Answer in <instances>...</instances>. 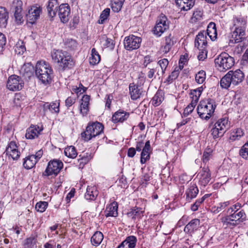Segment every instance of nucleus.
<instances>
[{
	"label": "nucleus",
	"instance_id": "nucleus-37",
	"mask_svg": "<svg viewBox=\"0 0 248 248\" xmlns=\"http://www.w3.org/2000/svg\"><path fill=\"white\" fill-rule=\"evenodd\" d=\"M204 18L203 13L202 10H197L195 11L191 18V22L197 23L201 22Z\"/></svg>",
	"mask_w": 248,
	"mask_h": 248
},
{
	"label": "nucleus",
	"instance_id": "nucleus-16",
	"mask_svg": "<svg viewBox=\"0 0 248 248\" xmlns=\"http://www.w3.org/2000/svg\"><path fill=\"white\" fill-rule=\"evenodd\" d=\"M228 73L231 75V78L233 86L238 85L244 79V74L240 69H237L234 71H230Z\"/></svg>",
	"mask_w": 248,
	"mask_h": 248
},
{
	"label": "nucleus",
	"instance_id": "nucleus-50",
	"mask_svg": "<svg viewBox=\"0 0 248 248\" xmlns=\"http://www.w3.org/2000/svg\"><path fill=\"white\" fill-rule=\"evenodd\" d=\"M180 70V68L176 67L174 70L171 72V74L168 77L167 79L168 82H171L173 80L177 78L179 75Z\"/></svg>",
	"mask_w": 248,
	"mask_h": 248
},
{
	"label": "nucleus",
	"instance_id": "nucleus-29",
	"mask_svg": "<svg viewBox=\"0 0 248 248\" xmlns=\"http://www.w3.org/2000/svg\"><path fill=\"white\" fill-rule=\"evenodd\" d=\"M58 4L57 0H50L47 6L48 16L53 18L56 15Z\"/></svg>",
	"mask_w": 248,
	"mask_h": 248
},
{
	"label": "nucleus",
	"instance_id": "nucleus-54",
	"mask_svg": "<svg viewBox=\"0 0 248 248\" xmlns=\"http://www.w3.org/2000/svg\"><path fill=\"white\" fill-rule=\"evenodd\" d=\"M213 150L210 148H207L204 151L202 160L203 162H207L212 157Z\"/></svg>",
	"mask_w": 248,
	"mask_h": 248
},
{
	"label": "nucleus",
	"instance_id": "nucleus-58",
	"mask_svg": "<svg viewBox=\"0 0 248 248\" xmlns=\"http://www.w3.org/2000/svg\"><path fill=\"white\" fill-rule=\"evenodd\" d=\"M6 43V38L5 35L0 32V53L3 51Z\"/></svg>",
	"mask_w": 248,
	"mask_h": 248
},
{
	"label": "nucleus",
	"instance_id": "nucleus-38",
	"mask_svg": "<svg viewBox=\"0 0 248 248\" xmlns=\"http://www.w3.org/2000/svg\"><path fill=\"white\" fill-rule=\"evenodd\" d=\"M231 75L228 72L221 79L220 81V86L224 89H227L232 85L231 78Z\"/></svg>",
	"mask_w": 248,
	"mask_h": 248
},
{
	"label": "nucleus",
	"instance_id": "nucleus-27",
	"mask_svg": "<svg viewBox=\"0 0 248 248\" xmlns=\"http://www.w3.org/2000/svg\"><path fill=\"white\" fill-rule=\"evenodd\" d=\"M205 32L212 41H215L217 38V30L215 23L210 22L207 26L206 32Z\"/></svg>",
	"mask_w": 248,
	"mask_h": 248
},
{
	"label": "nucleus",
	"instance_id": "nucleus-62",
	"mask_svg": "<svg viewBox=\"0 0 248 248\" xmlns=\"http://www.w3.org/2000/svg\"><path fill=\"white\" fill-rule=\"evenodd\" d=\"M180 9L184 11H187L190 9L193 6H190L189 7V3L185 2L182 4V5H177Z\"/></svg>",
	"mask_w": 248,
	"mask_h": 248
},
{
	"label": "nucleus",
	"instance_id": "nucleus-26",
	"mask_svg": "<svg viewBox=\"0 0 248 248\" xmlns=\"http://www.w3.org/2000/svg\"><path fill=\"white\" fill-rule=\"evenodd\" d=\"M200 225V221L199 219H193L185 226L184 231L189 233L193 232L198 229Z\"/></svg>",
	"mask_w": 248,
	"mask_h": 248
},
{
	"label": "nucleus",
	"instance_id": "nucleus-56",
	"mask_svg": "<svg viewBox=\"0 0 248 248\" xmlns=\"http://www.w3.org/2000/svg\"><path fill=\"white\" fill-rule=\"evenodd\" d=\"M207 197V195H205L202 198L197 200L196 202L192 205L191 210L193 211H197L200 205L205 200V198Z\"/></svg>",
	"mask_w": 248,
	"mask_h": 248
},
{
	"label": "nucleus",
	"instance_id": "nucleus-48",
	"mask_svg": "<svg viewBox=\"0 0 248 248\" xmlns=\"http://www.w3.org/2000/svg\"><path fill=\"white\" fill-rule=\"evenodd\" d=\"M163 99L162 93L157 92L153 98V103L155 106H158L161 103Z\"/></svg>",
	"mask_w": 248,
	"mask_h": 248
},
{
	"label": "nucleus",
	"instance_id": "nucleus-1",
	"mask_svg": "<svg viewBox=\"0 0 248 248\" xmlns=\"http://www.w3.org/2000/svg\"><path fill=\"white\" fill-rule=\"evenodd\" d=\"M53 69L50 64L45 61L38 62L36 64L35 74L44 84L51 83L53 77Z\"/></svg>",
	"mask_w": 248,
	"mask_h": 248
},
{
	"label": "nucleus",
	"instance_id": "nucleus-57",
	"mask_svg": "<svg viewBox=\"0 0 248 248\" xmlns=\"http://www.w3.org/2000/svg\"><path fill=\"white\" fill-rule=\"evenodd\" d=\"M206 48H201L198 49L200 51L199 54L198 56V58L199 61H203L207 57V51Z\"/></svg>",
	"mask_w": 248,
	"mask_h": 248
},
{
	"label": "nucleus",
	"instance_id": "nucleus-42",
	"mask_svg": "<svg viewBox=\"0 0 248 248\" xmlns=\"http://www.w3.org/2000/svg\"><path fill=\"white\" fill-rule=\"evenodd\" d=\"M100 61V56L94 48L92 49L91 57L90 58V63L95 65L99 63Z\"/></svg>",
	"mask_w": 248,
	"mask_h": 248
},
{
	"label": "nucleus",
	"instance_id": "nucleus-64",
	"mask_svg": "<svg viewBox=\"0 0 248 248\" xmlns=\"http://www.w3.org/2000/svg\"><path fill=\"white\" fill-rule=\"evenodd\" d=\"M148 69L149 71L147 73V77L149 78H152L155 75L156 70L155 68H149Z\"/></svg>",
	"mask_w": 248,
	"mask_h": 248
},
{
	"label": "nucleus",
	"instance_id": "nucleus-8",
	"mask_svg": "<svg viewBox=\"0 0 248 248\" xmlns=\"http://www.w3.org/2000/svg\"><path fill=\"white\" fill-rule=\"evenodd\" d=\"M140 37L131 35L126 37L124 40V48L127 50H133L139 48L141 42Z\"/></svg>",
	"mask_w": 248,
	"mask_h": 248
},
{
	"label": "nucleus",
	"instance_id": "nucleus-9",
	"mask_svg": "<svg viewBox=\"0 0 248 248\" xmlns=\"http://www.w3.org/2000/svg\"><path fill=\"white\" fill-rule=\"evenodd\" d=\"M246 214L243 211H240L239 212H234L233 214L230 216H227L225 217L221 218V222L224 225L226 224L227 225L229 224H231V221H235L236 223L237 221L239 222H242L245 219Z\"/></svg>",
	"mask_w": 248,
	"mask_h": 248
},
{
	"label": "nucleus",
	"instance_id": "nucleus-13",
	"mask_svg": "<svg viewBox=\"0 0 248 248\" xmlns=\"http://www.w3.org/2000/svg\"><path fill=\"white\" fill-rule=\"evenodd\" d=\"M5 152L6 155L11 157L14 160H17L20 155V153L17 149L16 144L13 141L9 142Z\"/></svg>",
	"mask_w": 248,
	"mask_h": 248
},
{
	"label": "nucleus",
	"instance_id": "nucleus-11",
	"mask_svg": "<svg viewBox=\"0 0 248 248\" xmlns=\"http://www.w3.org/2000/svg\"><path fill=\"white\" fill-rule=\"evenodd\" d=\"M22 6V1L21 0H14L12 7L14 10L15 21L17 24H21L23 22Z\"/></svg>",
	"mask_w": 248,
	"mask_h": 248
},
{
	"label": "nucleus",
	"instance_id": "nucleus-36",
	"mask_svg": "<svg viewBox=\"0 0 248 248\" xmlns=\"http://www.w3.org/2000/svg\"><path fill=\"white\" fill-rule=\"evenodd\" d=\"M43 109L45 111L49 110L51 113H58L59 112V103H46L43 105Z\"/></svg>",
	"mask_w": 248,
	"mask_h": 248
},
{
	"label": "nucleus",
	"instance_id": "nucleus-46",
	"mask_svg": "<svg viewBox=\"0 0 248 248\" xmlns=\"http://www.w3.org/2000/svg\"><path fill=\"white\" fill-rule=\"evenodd\" d=\"M15 51L18 55L23 54L26 51L25 44L23 41H18L15 46Z\"/></svg>",
	"mask_w": 248,
	"mask_h": 248
},
{
	"label": "nucleus",
	"instance_id": "nucleus-25",
	"mask_svg": "<svg viewBox=\"0 0 248 248\" xmlns=\"http://www.w3.org/2000/svg\"><path fill=\"white\" fill-rule=\"evenodd\" d=\"M229 126L228 119L224 118L218 121V137L222 136Z\"/></svg>",
	"mask_w": 248,
	"mask_h": 248
},
{
	"label": "nucleus",
	"instance_id": "nucleus-7",
	"mask_svg": "<svg viewBox=\"0 0 248 248\" xmlns=\"http://www.w3.org/2000/svg\"><path fill=\"white\" fill-rule=\"evenodd\" d=\"M63 167L62 162L59 160L54 159L50 161L45 171V175L50 176L54 175L56 176Z\"/></svg>",
	"mask_w": 248,
	"mask_h": 248
},
{
	"label": "nucleus",
	"instance_id": "nucleus-63",
	"mask_svg": "<svg viewBox=\"0 0 248 248\" xmlns=\"http://www.w3.org/2000/svg\"><path fill=\"white\" fill-rule=\"evenodd\" d=\"M217 124V122H216L214 125L213 126V127L212 128L211 130V134L213 136V137L214 139H216L217 138V128H216V124Z\"/></svg>",
	"mask_w": 248,
	"mask_h": 248
},
{
	"label": "nucleus",
	"instance_id": "nucleus-35",
	"mask_svg": "<svg viewBox=\"0 0 248 248\" xmlns=\"http://www.w3.org/2000/svg\"><path fill=\"white\" fill-rule=\"evenodd\" d=\"M143 211L142 209L138 207H135L131 209V210L127 213L128 217H131L133 220H135L136 219L140 218L143 215Z\"/></svg>",
	"mask_w": 248,
	"mask_h": 248
},
{
	"label": "nucleus",
	"instance_id": "nucleus-5",
	"mask_svg": "<svg viewBox=\"0 0 248 248\" xmlns=\"http://www.w3.org/2000/svg\"><path fill=\"white\" fill-rule=\"evenodd\" d=\"M218 71L225 72L230 69L234 64V61L232 57L226 53H222L218 56Z\"/></svg>",
	"mask_w": 248,
	"mask_h": 248
},
{
	"label": "nucleus",
	"instance_id": "nucleus-23",
	"mask_svg": "<svg viewBox=\"0 0 248 248\" xmlns=\"http://www.w3.org/2000/svg\"><path fill=\"white\" fill-rule=\"evenodd\" d=\"M151 149L150 142L149 140H148L145 142L141 153L140 162L141 164H144L149 160Z\"/></svg>",
	"mask_w": 248,
	"mask_h": 248
},
{
	"label": "nucleus",
	"instance_id": "nucleus-21",
	"mask_svg": "<svg viewBox=\"0 0 248 248\" xmlns=\"http://www.w3.org/2000/svg\"><path fill=\"white\" fill-rule=\"evenodd\" d=\"M199 192L198 188L195 184H190L186 191V200L190 202L191 200L195 198Z\"/></svg>",
	"mask_w": 248,
	"mask_h": 248
},
{
	"label": "nucleus",
	"instance_id": "nucleus-31",
	"mask_svg": "<svg viewBox=\"0 0 248 248\" xmlns=\"http://www.w3.org/2000/svg\"><path fill=\"white\" fill-rule=\"evenodd\" d=\"M118 204L117 202H113L106 207L105 212L106 217H116L117 212Z\"/></svg>",
	"mask_w": 248,
	"mask_h": 248
},
{
	"label": "nucleus",
	"instance_id": "nucleus-32",
	"mask_svg": "<svg viewBox=\"0 0 248 248\" xmlns=\"http://www.w3.org/2000/svg\"><path fill=\"white\" fill-rule=\"evenodd\" d=\"M9 18V14L5 7H0V27L5 28Z\"/></svg>",
	"mask_w": 248,
	"mask_h": 248
},
{
	"label": "nucleus",
	"instance_id": "nucleus-12",
	"mask_svg": "<svg viewBox=\"0 0 248 248\" xmlns=\"http://www.w3.org/2000/svg\"><path fill=\"white\" fill-rule=\"evenodd\" d=\"M42 11L40 7L32 6L29 9L26 14L27 20L31 24L34 23L40 16Z\"/></svg>",
	"mask_w": 248,
	"mask_h": 248
},
{
	"label": "nucleus",
	"instance_id": "nucleus-20",
	"mask_svg": "<svg viewBox=\"0 0 248 248\" xmlns=\"http://www.w3.org/2000/svg\"><path fill=\"white\" fill-rule=\"evenodd\" d=\"M198 175L199 176L200 182L202 185L205 186L211 180V174L207 167H204Z\"/></svg>",
	"mask_w": 248,
	"mask_h": 248
},
{
	"label": "nucleus",
	"instance_id": "nucleus-33",
	"mask_svg": "<svg viewBox=\"0 0 248 248\" xmlns=\"http://www.w3.org/2000/svg\"><path fill=\"white\" fill-rule=\"evenodd\" d=\"M173 45L172 37L171 34H169V36L165 37V45L161 46V50L164 54H166L170 51Z\"/></svg>",
	"mask_w": 248,
	"mask_h": 248
},
{
	"label": "nucleus",
	"instance_id": "nucleus-40",
	"mask_svg": "<svg viewBox=\"0 0 248 248\" xmlns=\"http://www.w3.org/2000/svg\"><path fill=\"white\" fill-rule=\"evenodd\" d=\"M244 132L241 128H237L234 129L231 133L230 140L232 141H233L235 140H238L244 135Z\"/></svg>",
	"mask_w": 248,
	"mask_h": 248
},
{
	"label": "nucleus",
	"instance_id": "nucleus-30",
	"mask_svg": "<svg viewBox=\"0 0 248 248\" xmlns=\"http://www.w3.org/2000/svg\"><path fill=\"white\" fill-rule=\"evenodd\" d=\"M98 194V192L95 186H88L85 194V198L87 200L94 201Z\"/></svg>",
	"mask_w": 248,
	"mask_h": 248
},
{
	"label": "nucleus",
	"instance_id": "nucleus-22",
	"mask_svg": "<svg viewBox=\"0 0 248 248\" xmlns=\"http://www.w3.org/2000/svg\"><path fill=\"white\" fill-rule=\"evenodd\" d=\"M137 241V238L135 236H128L117 248H135Z\"/></svg>",
	"mask_w": 248,
	"mask_h": 248
},
{
	"label": "nucleus",
	"instance_id": "nucleus-4",
	"mask_svg": "<svg viewBox=\"0 0 248 248\" xmlns=\"http://www.w3.org/2000/svg\"><path fill=\"white\" fill-rule=\"evenodd\" d=\"M104 126L99 122H94L89 124L86 127V130L81 134L82 139L86 141L95 138L103 132Z\"/></svg>",
	"mask_w": 248,
	"mask_h": 248
},
{
	"label": "nucleus",
	"instance_id": "nucleus-14",
	"mask_svg": "<svg viewBox=\"0 0 248 248\" xmlns=\"http://www.w3.org/2000/svg\"><path fill=\"white\" fill-rule=\"evenodd\" d=\"M43 130L42 126L31 125L26 130L25 137L27 139H34L37 138Z\"/></svg>",
	"mask_w": 248,
	"mask_h": 248
},
{
	"label": "nucleus",
	"instance_id": "nucleus-61",
	"mask_svg": "<svg viewBox=\"0 0 248 248\" xmlns=\"http://www.w3.org/2000/svg\"><path fill=\"white\" fill-rule=\"evenodd\" d=\"M190 95H191V97L192 98L191 101H194V100H195V103H197L200 97L197 96H198V92L196 91V90L195 89L193 90L191 92Z\"/></svg>",
	"mask_w": 248,
	"mask_h": 248
},
{
	"label": "nucleus",
	"instance_id": "nucleus-44",
	"mask_svg": "<svg viewBox=\"0 0 248 248\" xmlns=\"http://www.w3.org/2000/svg\"><path fill=\"white\" fill-rule=\"evenodd\" d=\"M124 0H112L111 8L115 12L120 11L122 7Z\"/></svg>",
	"mask_w": 248,
	"mask_h": 248
},
{
	"label": "nucleus",
	"instance_id": "nucleus-41",
	"mask_svg": "<svg viewBox=\"0 0 248 248\" xmlns=\"http://www.w3.org/2000/svg\"><path fill=\"white\" fill-rule=\"evenodd\" d=\"M36 237L37 236L31 235L25 239L23 243L24 248H33L37 243Z\"/></svg>",
	"mask_w": 248,
	"mask_h": 248
},
{
	"label": "nucleus",
	"instance_id": "nucleus-43",
	"mask_svg": "<svg viewBox=\"0 0 248 248\" xmlns=\"http://www.w3.org/2000/svg\"><path fill=\"white\" fill-rule=\"evenodd\" d=\"M64 154L69 158H75L77 156V152L76 148L73 146L67 147L64 149Z\"/></svg>",
	"mask_w": 248,
	"mask_h": 248
},
{
	"label": "nucleus",
	"instance_id": "nucleus-52",
	"mask_svg": "<svg viewBox=\"0 0 248 248\" xmlns=\"http://www.w3.org/2000/svg\"><path fill=\"white\" fill-rule=\"evenodd\" d=\"M239 154L244 159L248 160V140L240 150Z\"/></svg>",
	"mask_w": 248,
	"mask_h": 248
},
{
	"label": "nucleus",
	"instance_id": "nucleus-28",
	"mask_svg": "<svg viewBox=\"0 0 248 248\" xmlns=\"http://www.w3.org/2000/svg\"><path fill=\"white\" fill-rule=\"evenodd\" d=\"M90 99V97L88 95H84L81 99L80 112L83 116L86 115L89 111Z\"/></svg>",
	"mask_w": 248,
	"mask_h": 248
},
{
	"label": "nucleus",
	"instance_id": "nucleus-24",
	"mask_svg": "<svg viewBox=\"0 0 248 248\" xmlns=\"http://www.w3.org/2000/svg\"><path fill=\"white\" fill-rule=\"evenodd\" d=\"M129 93L132 100H136L139 98L141 95L142 91L138 86L134 83H130L129 86Z\"/></svg>",
	"mask_w": 248,
	"mask_h": 248
},
{
	"label": "nucleus",
	"instance_id": "nucleus-15",
	"mask_svg": "<svg viewBox=\"0 0 248 248\" xmlns=\"http://www.w3.org/2000/svg\"><path fill=\"white\" fill-rule=\"evenodd\" d=\"M70 9L67 4H62L60 5L58 10V15L61 22L66 23L69 19Z\"/></svg>",
	"mask_w": 248,
	"mask_h": 248
},
{
	"label": "nucleus",
	"instance_id": "nucleus-3",
	"mask_svg": "<svg viewBox=\"0 0 248 248\" xmlns=\"http://www.w3.org/2000/svg\"><path fill=\"white\" fill-rule=\"evenodd\" d=\"M216 108V104L215 100L208 99L200 102L197 110L201 118L208 120L214 112Z\"/></svg>",
	"mask_w": 248,
	"mask_h": 248
},
{
	"label": "nucleus",
	"instance_id": "nucleus-53",
	"mask_svg": "<svg viewBox=\"0 0 248 248\" xmlns=\"http://www.w3.org/2000/svg\"><path fill=\"white\" fill-rule=\"evenodd\" d=\"M48 206V203L46 202H39L35 205L36 210L39 212H44Z\"/></svg>",
	"mask_w": 248,
	"mask_h": 248
},
{
	"label": "nucleus",
	"instance_id": "nucleus-10",
	"mask_svg": "<svg viewBox=\"0 0 248 248\" xmlns=\"http://www.w3.org/2000/svg\"><path fill=\"white\" fill-rule=\"evenodd\" d=\"M23 82L21 78L16 75H12L9 77L7 83V88L11 91L20 90L22 88Z\"/></svg>",
	"mask_w": 248,
	"mask_h": 248
},
{
	"label": "nucleus",
	"instance_id": "nucleus-59",
	"mask_svg": "<svg viewBox=\"0 0 248 248\" xmlns=\"http://www.w3.org/2000/svg\"><path fill=\"white\" fill-rule=\"evenodd\" d=\"M76 102V98L72 96L68 97L65 101V106L69 108L72 106Z\"/></svg>",
	"mask_w": 248,
	"mask_h": 248
},
{
	"label": "nucleus",
	"instance_id": "nucleus-18",
	"mask_svg": "<svg viewBox=\"0 0 248 248\" xmlns=\"http://www.w3.org/2000/svg\"><path fill=\"white\" fill-rule=\"evenodd\" d=\"M195 46L198 49L206 48L207 40L205 31H201L196 36L195 40Z\"/></svg>",
	"mask_w": 248,
	"mask_h": 248
},
{
	"label": "nucleus",
	"instance_id": "nucleus-19",
	"mask_svg": "<svg viewBox=\"0 0 248 248\" xmlns=\"http://www.w3.org/2000/svg\"><path fill=\"white\" fill-rule=\"evenodd\" d=\"M245 37V31L242 27L236 28L232 35L231 41L234 43L241 42Z\"/></svg>",
	"mask_w": 248,
	"mask_h": 248
},
{
	"label": "nucleus",
	"instance_id": "nucleus-2",
	"mask_svg": "<svg viewBox=\"0 0 248 248\" xmlns=\"http://www.w3.org/2000/svg\"><path fill=\"white\" fill-rule=\"evenodd\" d=\"M51 58L53 62L63 70L71 68L75 65L71 56L66 51L62 50L54 49L51 52Z\"/></svg>",
	"mask_w": 248,
	"mask_h": 248
},
{
	"label": "nucleus",
	"instance_id": "nucleus-60",
	"mask_svg": "<svg viewBox=\"0 0 248 248\" xmlns=\"http://www.w3.org/2000/svg\"><path fill=\"white\" fill-rule=\"evenodd\" d=\"M153 62V60L151 59V57L149 55L146 56L144 58V62L143 63V65L144 67H147L148 65Z\"/></svg>",
	"mask_w": 248,
	"mask_h": 248
},
{
	"label": "nucleus",
	"instance_id": "nucleus-6",
	"mask_svg": "<svg viewBox=\"0 0 248 248\" xmlns=\"http://www.w3.org/2000/svg\"><path fill=\"white\" fill-rule=\"evenodd\" d=\"M169 25L167 17L164 15L161 14L158 17L156 24L154 28V33L159 37L169 29Z\"/></svg>",
	"mask_w": 248,
	"mask_h": 248
},
{
	"label": "nucleus",
	"instance_id": "nucleus-17",
	"mask_svg": "<svg viewBox=\"0 0 248 248\" xmlns=\"http://www.w3.org/2000/svg\"><path fill=\"white\" fill-rule=\"evenodd\" d=\"M129 117V113L123 110L119 109L115 112L112 117V121L114 123H123Z\"/></svg>",
	"mask_w": 248,
	"mask_h": 248
},
{
	"label": "nucleus",
	"instance_id": "nucleus-47",
	"mask_svg": "<svg viewBox=\"0 0 248 248\" xmlns=\"http://www.w3.org/2000/svg\"><path fill=\"white\" fill-rule=\"evenodd\" d=\"M206 73L203 70H201L195 75V80L199 84H202L205 79Z\"/></svg>",
	"mask_w": 248,
	"mask_h": 248
},
{
	"label": "nucleus",
	"instance_id": "nucleus-45",
	"mask_svg": "<svg viewBox=\"0 0 248 248\" xmlns=\"http://www.w3.org/2000/svg\"><path fill=\"white\" fill-rule=\"evenodd\" d=\"M157 63L160 66L161 69V71H158L157 72V74L158 76H160L161 74L163 75L165 72V70L168 66L169 64V61L167 59H163L162 60H159Z\"/></svg>",
	"mask_w": 248,
	"mask_h": 248
},
{
	"label": "nucleus",
	"instance_id": "nucleus-51",
	"mask_svg": "<svg viewBox=\"0 0 248 248\" xmlns=\"http://www.w3.org/2000/svg\"><path fill=\"white\" fill-rule=\"evenodd\" d=\"M196 104L197 103H195V100H194V101H191V103L185 108L183 112V116L184 117H186L191 113L194 110Z\"/></svg>",
	"mask_w": 248,
	"mask_h": 248
},
{
	"label": "nucleus",
	"instance_id": "nucleus-39",
	"mask_svg": "<svg viewBox=\"0 0 248 248\" xmlns=\"http://www.w3.org/2000/svg\"><path fill=\"white\" fill-rule=\"evenodd\" d=\"M103 235L100 232L97 231L92 236L91 239V242L94 246H98L102 241Z\"/></svg>",
	"mask_w": 248,
	"mask_h": 248
},
{
	"label": "nucleus",
	"instance_id": "nucleus-55",
	"mask_svg": "<svg viewBox=\"0 0 248 248\" xmlns=\"http://www.w3.org/2000/svg\"><path fill=\"white\" fill-rule=\"evenodd\" d=\"M64 45L66 48H68L70 49H74L77 46V42L72 39H67L64 43Z\"/></svg>",
	"mask_w": 248,
	"mask_h": 248
},
{
	"label": "nucleus",
	"instance_id": "nucleus-49",
	"mask_svg": "<svg viewBox=\"0 0 248 248\" xmlns=\"http://www.w3.org/2000/svg\"><path fill=\"white\" fill-rule=\"evenodd\" d=\"M110 13V9L109 8H106L104 9L101 13L100 18L98 21L99 24H103L105 22V21L108 18L109 15Z\"/></svg>",
	"mask_w": 248,
	"mask_h": 248
},
{
	"label": "nucleus",
	"instance_id": "nucleus-34",
	"mask_svg": "<svg viewBox=\"0 0 248 248\" xmlns=\"http://www.w3.org/2000/svg\"><path fill=\"white\" fill-rule=\"evenodd\" d=\"M38 161L34 157V155H32L27 156L24 160L23 165L25 168L27 170L32 168Z\"/></svg>",
	"mask_w": 248,
	"mask_h": 248
}]
</instances>
